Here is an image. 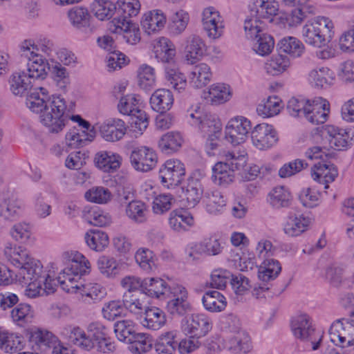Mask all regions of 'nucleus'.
<instances>
[{
    "instance_id": "nucleus-57",
    "label": "nucleus",
    "mask_w": 354,
    "mask_h": 354,
    "mask_svg": "<svg viewBox=\"0 0 354 354\" xmlns=\"http://www.w3.org/2000/svg\"><path fill=\"white\" fill-rule=\"evenodd\" d=\"M189 20V14L186 11L183 10H177L171 17L169 25L170 32L175 35L181 34L186 29Z\"/></svg>"
},
{
    "instance_id": "nucleus-23",
    "label": "nucleus",
    "mask_w": 354,
    "mask_h": 354,
    "mask_svg": "<svg viewBox=\"0 0 354 354\" xmlns=\"http://www.w3.org/2000/svg\"><path fill=\"white\" fill-rule=\"evenodd\" d=\"M149 103L153 111L164 113L172 107L174 96L169 89L159 88L151 95Z\"/></svg>"
},
{
    "instance_id": "nucleus-18",
    "label": "nucleus",
    "mask_w": 354,
    "mask_h": 354,
    "mask_svg": "<svg viewBox=\"0 0 354 354\" xmlns=\"http://www.w3.org/2000/svg\"><path fill=\"white\" fill-rule=\"evenodd\" d=\"M177 334L178 332L176 330L161 333L154 344L156 353L157 354H174L176 349L179 351Z\"/></svg>"
},
{
    "instance_id": "nucleus-41",
    "label": "nucleus",
    "mask_w": 354,
    "mask_h": 354,
    "mask_svg": "<svg viewBox=\"0 0 354 354\" xmlns=\"http://www.w3.org/2000/svg\"><path fill=\"white\" fill-rule=\"evenodd\" d=\"M185 48L186 59L193 64L198 57L203 55L205 51V43L198 35H192L187 38Z\"/></svg>"
},
{
    "instance_id": "nucleus-31",
    "label": "nucleus",
    "mask_w": 354,
    "mask_h": 354,
    "mask_svg": "<svg viewBox=\"0 0 354 354\" xmlns=\"http://www.w3.org/2000/svg\"><path fill=\"white\" fill-rule=\"evenodd\" d=\"M212 73L210 67L205 63L194 66L189 75L190 84L195 88L205 86L212 80Z\"/></svg>"
},
{
    "instance_id": "nucleus-44",
    "label": "nucleus",
    "mask_w": 354,
    "mask_h": 354,
    "mask_svg": "<svg viewBox=\"0 0 354 354\" xmlns=\"http://www.w3.org/2000/svg\"><path fill=\"white\" fill-rule=\"evenodd\" d=\"M87 245L96 252L103 251L109 243L108 234L101 230H90L84 235Z\"/></svg>"
},
{
    "instance_id": "nucleus-51",
    "label": "nucleus",
    "mask_w": 354,
    "mask_h": 354,
    "mask_svg": "<svg viewBox=\"0 0 354 354\" xmlns=\"http://www.w3.org/2000/svg\"><path fill=\"white\" fill-rule=\"evenodd\" d=\"M22 204L15 198H5L0 203V216L6 220H15L21 212Z\"/></svg>"
},
{
    "instance_id": "nucleus-49",
    "label": "nucleus",
    "mask_w": 354,
    "mask_h": 354,
    "mask_svg": "<svg viewBox=\"0 0 354 354\" xmlns=\"http://www.w3.org/2000/svg\"><path fill=\"white\" fill-rule=\"evenodd\" d=\"M114 332L120 341L126 343L134 340L138 334L136 333L133 322L129 319H122L115 322Z\"/></svg>"
},
{
    "instance_id": "nucleus-24",
    "label": "nucleus",
    "mask_w": 354,
    "mask_h": 354,
    "mask_svg": "<svg viewBox=\"0 0 354 354\" xmlns=\"http://www.w3.org/2000/svg\"><path fill=\"white\" fill-rule=\"evenodd\" d=\"M337 174V168L333 164L318 162L311 169L313 178L325 185V189L328 188V184L333 182Z\"/></svg>"
},
{
    "instance_id": "nucleus-34",
    "label": "nucleus",
    "mask_w": 354,
    "mask_h": 354,
    "mask_svg": "<svg viewBox=\"0 0 354 354\" xmlns=\"http://www.w3.org/2000/svg\"><path fill=\"white\" fill-rule=\"evenodd\" d=\"M203 192V185L199 180L189 179L187 186L183 188V193L187 201V206L195 207L201 201Z\"/></svg>"
},
{
    "instance_id": "nucleus-12",
    "label": "nucleus",
    "mask_w": 354,
    "mask_h": 354,
    "mask_svg": "<svg viewBox=\"0 0 354 354\" xmlns=\"http://www.w3.org/2000/svg\"><path fill=\"white\" fill-rule=\"evenodd\" d=\"M100 136L106 141L116 142L123 138L127 131V127L123 120L110 118L103 122L99 127Z\"/></svg>"
},
{
    "instance_id": "nucleus-29",
    "label": "nucleus",
    "mask_w": 354,
    "mask_h": 354,
    "mask_svg": "<svg viewBox=\"0 0 354 354\" xmlns=\"http://www.w3.org/2000/svg\"><path fill=\"white\" fill-rule=\"evenodd\" d=\"M170 288L160 278H146L143 279L142 293L151 297L159 298L160 296H169Z\"/></svg>"
},
{
    "instance_id": "nucleus-64",
    "label": "nucleus",
    "mask_w": 354,
    "mask_h": 354,
    "mask_svg": "<svg viewBox=\"0 0 354 354\" xmlns=\"http://www.w3.org/2000/svg\"><path fill=\"white\" fill-rule=\"evenodd\" d=\"M86 199L95 203H106L111 200V193L103 187H95L88 189L84 195Z\"/></svg>"
},
{
    "instance_id": "nucleus-15",
    "label": "nucleus",
    "mask_w": 354,
    "mask_h": 354,
    "mask_svg": "<svg viewBox=\"0 0 354 354\" xmlns=\"http://www.w3.org/2000/svg\"><path fill=\"white\" fill-rule=\"evenodd\" d=\"M249 9L252 15H257L259 19H265L269 22L273 21V17L277 15L279 5L274 0H250Z\"/></svg>"
},
{
    "instance_id": "nucleus-2",
    "label": "nucleus",
    "mask_w": 354,
    "mask_h": 354,
    "mask_svg": "<svg viewBox=\"0 0 354 354\" xmlns=\"http://www.w3.org/2000/svg\"><path fill=\"white\" fill-rule=\"evenodd\" d=\"M41 93L34 92L26 98L27 106L33 112L40 113L41 123L50 133L62 131L69 120L66 101L60 95H52L47 99L46 89L40 88Z\"/></svg>"
},
{
    "instance_id": "nucleus-20",
    "label": "nucleus",
    "mask_w": 354,
    "mask_h": 354,
    "mask_svg": "<svg viewBox=\"0 0 354 354\" xmlns=\"http://www.w3.org/2000/svg\"><path fill=\"white\" fill-rule=\"evenodd\" d=\"M140 10V3L138 0H118L116 6L117 17L113 20L115 24H120L124 22L131 21L129 19L136 17Z\"/></svg>"
},
{
    "instance_id": "nucleus-59",
    "label": "nucleus",
    "mask_w": 354,
    "mask_h": 354,
    "mask_svg": "<svg viewBox=\"0 0 354 354\" xmlns=\"http://www.w3.org/2000/svg\"><path fill=\"white\" fill-rule=\"evenodd\" d=\"M147 212L145 204L141 201H131L126 209L127 216L132 221L141 223L147 220Z\"/></svg>"
},
{
    "instance_id": "nucleus-43",
    "label": "nucleus",
    "mask_w": 354,
    "mask_h": 354,
    "mask_svg": "<svg viewBox=\"0 0 354 354\" xmlns=\"http://www.w3.org/2000/svg\"><path fill=\"white\" fill-rule=\"evenodd\" d=\"M279 52L288 54L295 58L300 57L304 51V46L296 37H286L281 39L277 45Z\"/></svg>"
},
{
    "instance_id": "nucleus-35",
    "label": "nucleus",
    "mask_w": 354,
    "mask_h": 354,
    "mask_svg": "<svg viewBox=\"0 0 354 354\" xmlns=\"http://www.w3.org/2000/svg\"><path fill=\"white\" fill-rule=\"evenodd\" d=\"M193 216L190 213L185 210H176L170 213L169 225L174 231H185L189 227L193 225Z\"/></svg>"
},
{
    "instance_id": "nucleus-6",
    "label": "nucleus",
    "mask_w": 354,
    "mask_h": 354,
    "mask_svg": "<svg viewBox=\"0 0 354 354\" xmlns=\"http://www.w3.org/2000/svg\"><path fill=\"white\" fill-rule=\"evenodd\" d=\"M129 159L133 169L141 172L152 170L158 162L156 152L147 147H138L132 150Z\"/></svg>"
},
{
    "instance_id": "nucleus-50",
    "label": "nucleus",
    "mask_w": 354,
    "mask_h": 354,
    "mask_svg": "<svg viewBox=\"0 0 354 354\" xmlns=\"http://www.w3.org/2000/svg\"><path fill=\"white\" fill-rule=\"evenodd\" d=\"M193 250L197 254L216 256L221 253L223 247L218 239L211 236L196 243Z\"/></svg>"
},
{
    "instance_id": "nucleus-27",
    "label": "nucleus",
    "mask_w": 354,
    "mask_h": 354,
    "mask_svg": "<svg viewBox=\"0 0 354 354\" xmlns=\"http://www.w3.org/2000/svg\"><path fill=\"white\" fill-rule=\"evenodd\" d=\"M310 223V219L303 215L288 216L283 230L289 236H297L308 230Z\"/></svg>"
},
{
    "instance_id": "nucleus-28",
    "label": "nucleus",
    "mask_w": 354,
    "mask_h": 354,
    "mask_svg": "<svg viewBox=\"0 0 354 354\" xmlns=\"http://www.w3.org/2000/svg\"><path fill=\"white\" fill-rule=\"evenodd\" d=\"M291 328L294 335L301 339H306L314 332L310 317L306 314L294 317L291 321Z\"/></svg>"
},
{
    "instance_id": "nucleus-21",
    "label": "nucleus",
    "mask_w": 354,
    "mask_h": 354,
    "mask_svg": "<svg viewBox=\"0 0 354 354\" xmlns=\"http://www.w3.org/2000/svg\"><path fill=\"white\" fill-rule=\"evenodd\" d=\"M165 15L162 10L158 9L146 12L141 21V26L148 35L158 32L165 26Z\"/></svg>"
},
{
    "instance_id": "nucleus-39",
    "label": "nucleus",
    "mask_w": 354,
    "mask_h": 354,
    "mask_svg": "<svg viewBox=\"0 0 354 354\" xmlns=\"http://www.w3.org/2000/svg\"><path fill=\"white\" fill-rule=\"evenodd\" d=\"M281 270V266L277 260L267 258L259 267L258 277L261 281L268 282L276 279Z\"/></svg>"
},
{
    "instance_id": "nucleus-8",
    "label": "nucleus",
    "mask_w": 354,
    "mask_h": 354,
    "mask_svg": "<svg viewBox=\"0 0 354 354\" xmlns=\"http://www.w3.org/2000/svg\"><path fill=\"white\" fill-rule=\"evenodd\" d=\"M185 174L184 165L178 160H168L159 171L162 184L168 188L180 183Z\"/></svg>"
},
{
    "instance_id": "nucleus-60",
    "label": "nucleus",
    "mask_w": 354,
    "mask_h": 354,
    "mask_svg": "<svg viewBox=\"0 0 354 354\" xmlns=\"http://www.w3.org/2000/svg\"><path fill=\"white\" fill-rule=\"evenodd\" d=\"M165 73L167 80L176 91L178 93L185 91L187 86V80L183 73L178 72L176 67L169 66L165 67Z\"/></svg>"
},
{
    "instance_id": "nucleus-19",
    "label": "nucleus",
    "mask_w": 354,
    "mask_h": 354,
    "mask_svg": "<svg viewBox=\"0 0 354 354\" xmlns=\"http://www.w3.org/2000/svg\"><path fill=\"white\" fill-rule=\"evenodd\" d=\"M24 57L28 59L26 71L31 77L35 81L45 79L50 68L47 59L40 54H32Z\"/></svg>"
},
{
    "instance_id": "nucleus-46",
    "label": "nucleus",
    "mask_w": 354,
    "mask_h": 354,
    "mask_svg": "<svg viewBox=\"0 0 354 354\" xmlns=\"http://www.w3.org/2000/svg\"><path fill=\"white\" fill-rule=\"evenodd\" d=\"M24 342L21 336L7 331L0 330V349L13 353L23 348Z\"/></svg>"
},
{
    "instance_id": "nucleus-45",
    "label": "nucleus",
    "mask_w": 354,
    "mask_h": 354,
    "mask_svg": "<svg viewBox=\"0 0 354 354\" xmlns=\"http://www.w3.org/2000/svg\"><path fill=\"white\" fill-rule=\"evenodd\" d=\"M268 197L270 204L276 209L288 207L292 201L290 192L283 186L274 187L270 192Z\"/></svg>"
},
{
    "instance_id": "nucleus-62",
    "label": "nucleus",
    "mask_w": 354,
    "mask_h": 354,
    "mask_svg": "<svg viewBox=\"0 0 354 354\" xmlns=\"http://www.w3.org/2000/svg\"><path fill=\"white\" fill-rule=\"evenodd\" d=\"M315 8L312 4L297 6L287 16L286 21L290 26H296L302 22L307 14H315Z\"/></svg>"
},
{
    "instance_id": "nucleus-17",
    "label": "nucleus",
    "mask_w": 354,
    "mask_h": 354,
    "mask_svg": "<svg viewBox=\"0 0 354 354\" xmlns=\"http://www.w3.org/2000/svg\"><path fill=\"white\" fill-rule=\"evenodd\" d=\"M9 82L11 92L15 95L21 96L32 87L35 80L24 70L13 73Z\"/></svg>"
},
{
    "instance_id": "nucleus-36",
    "label": "nucleus",
    "mask_w": 354,
    "mask_h": 354,
    "mask_svg": "<svg viewBox=\"0 0 354 354\" xmlns=\"http://www.w3.org/2000/svg\"><path fill=\"white\" fill-rule=\"evenodd\" d=\"M145 313L142 325L151 330H157L166 324L164 312L156 307H148Z\"/></svg>"
},
{
    "instance_id": "nucleus-13",
    "label": "nucleus",
    "mask_w": 354,
    "mask_h": 354,
    "mask_svg": "<svg viewBox=\"0 0 354 354\" xmlns=\"http://www.w3.org/2000/svg\"><path fill=\"white\" fill-rule=\"evenodd\" d=\"M329 113V103L327 100L318 97L310 101L305 118L313 124H324Z\"/></svg>"
},
{
    "instance_id": "nucleus-53",
    "label": "nucleus",
    "mask_w": 354,
    "mask_h": 354,
    "mask_svg": "<svg viewBox=\"0 0 354 354\" xmlns=\"http://www.w3.org/2000/svg\"><path fill=\"white\" fill-rule=\"evenodd\" d=\"M91 8L94 15L102 21L110 19L116 12V5L109 0H95Z\"/></svg>"
},
{
    "instance_id": "nucleus-61",
    "label": "nucleus",
    "mask_w": 354,
    "mask_h": 354,
    "mask_svg": "<svg viewBox=\"0 0 354 354\" xmlns=\"http://www.w3.org/2000/svg\"><path fill=\"white\" fill-rule=\"evenodd\" d=\"M281 100L277 96L269 97L263 104H260L257 110L259 115L263 117H272L277 115L281 108Z\"/></svg>"
},
{
    "instance_id": "nucleus-58",
    "label": "nucleus",
    "mask_w": 354,
    "mask_h": 354,
    "mask_svg": "<svg viewBox=\"0 0 354 354\" xmlns=\"http://www.w3.org/2000/svg\"><path fill=\"white\" fill-rule=\"evenodd\" d=\"M68 17L71 23L78 28L89 26L91 16L85 8L73 7L68 10Z\"/></svg>"
},
{
    "instance_id": "nucleus-63",
    "label": "nucleus",
    "mask_w": 354,
    "mask_h": 354,
    "mask_svg": "<svg viewBox=\"0 0 354 354\" xmlns=\"http://www.w3.org/2000/svg\"><path fill=\"white\" fill-rule=\"evenodd\" d=\"M289 65L290 62L288 58L279 54L272 56L271 59L266 63V69L268 73L276 75L286 71Z\"/></svg>"
},
{
    "instance_id": "nucleus-38",
    "label": "nucleus",
    "mask_w": 354,
    "mask_h": 354,
    "mask_svg": "<svg viewBox=\"0 0 354 354\" xmlns=\"http://www.w3.org/2000/svg\"><path fill=\"white\" fill-rule=\"evenodd\" d=\"M204 308L209 312H221L227 305L225 297L218 291L210 290L206 292L202 298Z\"/></svg>"
},
{
    "instance_id": "nucleus-56",
    "label": "nucleus",
    "mask_w": 354,
    "mask_h": 354,
    "mask_svg": "<svg viewBox=\"0 0 354 354\" xmlns=\"http://www.w3.org/2000/svg\"><path fill=\"white\" fill-rule=\"evenodd\" d=\"M138 85L145 91H149L156 85L154 69L146 64L140 66L138 71Z\"/></svg>"
},
{
    "instance_id": "nucleus-7",
    "label": "nucleus",
    "mask_w": 354,
    "mask_h": 354,
    "mask_svg": "<svg viewBox=\"0 0 354 354\" xmlns=\"http://www.w3.org/2000/svg\"><path fill=\"white\" fill-rule=\"evenodd\" d=\"M251 130L250 121L240 116L231 119L225 128V138L234 145L243 143Z\"/></svg>"
},
{
    "instance_id": "nucleus-48",
    "label": "nucleus",
    "mask_w": 354,
    "mask_h": 354,
    "mask_svg": "<svg viewBox=\"0 0 354 354\" xmlns=\"http://www.w3.org/2000/svg\"><path fill=\"white\" fill-rule=\"evenodd\" d=\"M326 131L328 135L329 144L332 148L342 150L346 147L349 135L346 130L335 126H328L326 128Z\"/></svg>"
},
{
    "instance_id": "nucleus-10",
    "label": "nucleus",
    "mask_w": 354,
    "mask_h": 354,
    "mask_svg": "<svg viewBox=\"0 0 354 354\" xmlns=\"http://www.w3.org/2000/svg\"><path fill=\"white\" fill-rule=\"evenodd\" d=\"M251 138L253 145L261 150L270 148L278 140L275 129L272 125L266 123L257 124L251 131Z\"/></svg>"
},
{
    "instance_id": "nucleus-47",
    "label": "nucleus",
    "mask_w": 354,
    "mask_h": 354,
    "mask_svg": "<svg viewBox=\"0 0 354 354\" xmlns=\"http://www.w3.org/2000/svg\"><path fill=\"white\" fill-rule=\"evenodd\" d=\"M10 317L17 325L24 326L32 322L34 317V311L30 305L21 303L11 310Z\"/></svg>"
},
{
    "instance_id": "nucleus-40",
    "label": "nucleus",
    "mask_w": 354,
    "mask_h": 354,
    "mask_svg": "<svg viewBox=\"0 0 354 354\" xmlns=\"http://www.w3.org/2000/svg\"><path fill=\"white\" fill-rule=\"evenodd\" d=\"M30 340L43 350L54 349L58 343L57 338L51 332L40 328L30 333Z\"/></svg>"
},
{
    "instance_id": "nucleus-16",
    "label": "nucleus",
    "mask_w": 354,
    "mask_h": 354,
    "mask_svg": "<svg viewBox=\"0 0 354 354\" xmlns=\"http://www.w3.org/2000/svg\"><path fill=\"white\" fill-rule=\"evenodd\" d=\"M212 328L210 319L203 314H193L187 319L185 331L198 337H204Z\"/></svg>"
},
{
    "instance_id": "nucleus-55",
    "label": "nucleus",
    "mask_w": 354,
    "mask_h": 354,
    "mask_svg": "<svg viewBox=\"0 0 354 354\" xmlns=\"http://www.w3.org/2000/svg\"><path fill=\"white\" fill-rule=\"evenodd\" d=\"M230 95V87L227 85L221 83L214 84L210 86L206 99L212 104H220L228 101Z\"/></svg>"
},
{
    "instance_id": "nucleus-54",
    "label": "nucleus",
    "mask_w": 354,
    "mask_h": 354,
    "mask_svg": "<svg viewBox=\"0 0 354 354\" xmlns=\"http://www.w3.org/2000/svg\"><path fill=\"white\" fill-rule=\"evenodd\" d=\"M183 138L179 133L168 132L163 135L158 142V147L165 153H171L179 149Z\"/></svg>"
},
{
    "instance_id": "nucleus-37",
    "label": "nucleus",
    "mask_w": 354,
    "mask_h": 354,
    "mask_svg": "<svg viewBox=\"0 0 354 354\" xmlns=\"http://www.w3.org/2000/svg\"><path fill=\"white\" fill-rule=\"evenodd\" d=\"M227 348L229 351L236 354H245L248 353L251 348V342L248 334L246 332L238 333L231 337L227 343Z\"/></svg>"
},
{
    "instance_id": "nucleus-11",
    "label": "nucleus",
    "mask_w": 354,
    "mask_h": 354,
    "mask_svg": "<svg viewBox=\"0 0 354 354\" xmlns=\"http://www.w3.org/2000/svg\"><path fill=\"white\" fill-rule=\"evenodd\" d=\"M330 340L342 348L354 346V322L332 326L329 330Z\"/></svg>"
},
{
    "instance_id": "nucleus-42",
    "label": "nucleus",
    "mask_w": 354,
    "mask_h": 354,
    "mask_svg": "<svg viewBox=\"0 0 354 354\" xmlns=\"http://www.w3.org/2000/svg\"><path fill=\"white\" fill-rule=\"evenodd\" d=\"M153 48L156 58L162 62L169 63L176 55L174 45L166 37L158 39Z\"/></svg>"
},
{
    "instance_id": "nucleus-25",
    "label": "nucleus",
    "mask_w": 354,
    "mask_h": 354,
    "mask_svg": "<svg viewBox=\"0 0 354 354\" xmlns=\"http://www.w3.org/2000/svg\"><path fill=\"white\" fill-rule=\"evenodd\" d=\"M148 302L145 295L140 292L131 294L125 292L122 296V305L130 313L142 315L148 308Z\"/></svg>"
},
{
    "instance_id": "nucleus-9",
    "label": "nucleus",
    "mask_w": 354,
    "mask_h": 354,
    "mask_svg": "<svg viewBox=\"0 0 354 354\" xmlns=\"http://www.w3.org/2000/svg\"><path fill=\"white\" fill-rule=\"evenodd\" d=\"M190 118L193 120L192 124L198 125L201 131L207 136H214L219 138L221 131V123L219 119L213 114L203 112L199 109L190 113Z\"/></svg>"
},
{
    "instance_id": "nucleus-30",
    "label": "nucleus",
    "mask_w": 354,
    "mask_h": 354,
    "mask_svg": "<svg viewBox=\"0 0 354 354\" xmlns=\"http://www.w3.org/2000/svg\"><path fill=\"white\" fill-rule=\"evenodd\" d=\"M206 210L212 214L222 213L226 205L223 195L218 190L208 189L203 196Z\"/></svg>"
},
{
    "instance_id": "nucleus-14",
    "label": "nucleus",
    "mask_w": 354,
    "mask_h": 354,
    "mask_svg": "<svg viewBox=\"0 0 354 354\" xmlns=\"http://www.w3.org/2000/svg\"><path fill=\"white\" fill-rule=\"evenodd\" d=\"M170 294H174V299H171L167 303V310L173 315H183L190 311L191 306L187 301V292L185 288L177 286L170 291Z\"/></svg>"
},
{
    "instance_id": "nucleus-4",
    "label": "nucleus",
    "mask_w": 354,
    "mask_h": 354,
    "mask_svg": "<svg viewBox=\"0 0 354 354\" xmlns=\"http://www.w3.org/2000/svg\"><path fill=\"white\" fill-rule=\"evenodd\" d=\"M15 280L26 286L25 294L30 298L39 295L41 286L46 272L41 262L35 259L29 260L26 266L15 272Z\"/></svg>"
},
{
    "instance_id": "nucleus-3",
    "label": "nucleus",
    "mask_w": 354,
    "mask_h": 354,
    "mask_svg": "<svg viewBox=\"0 0 354 354\" xmlns=\"http://www.w3.org/2000/svg\"><path fill=\"white\" fill-rule=\"evenodd\" d=\"M62 334L68 344L86 351L95 348L99 352L109 353L115 350L114 344L107 337L106 328L98 323L91 324L86 332L77 326H68L64 328Z\"/></svg>"
},
{
    "instance_id": "nucleus-52",
    "label": "nucleus",
    "mask_w": 354,
    "mask_h": 354,
    "mask_svg": "<svg viewBox=\"0 0 354 354\" xmlns=\"http://www.w3.org/2000/svg\"><path fill=\"white\" fill-rule=\"evenodd\" d=\"M120 24H115V32L122 34L123 39L127 43L133 45L136 44L140 40V33L139 28L131 21L126 22L125 19Z\"/></svg>"
},
{
    "instance_id": "nucleus-33",
    "label": "nucleus",
    "mask_w": 354,
    "mask_h": 354,
    "mask_svg": "<svg viewBox=\"0 0 354 354\" xmlns=\"http://www.w3.org/2000/svg\"><path fill=\"white\" fill-rule=\"evenodd\" d=\"M212 180L220 186H227L233 182L234 172L229 166V162H218L212 168Z\"/></svg>"
},
{
    "instance_id": "nucleus-1",
    "label": "nucleus",
    "mask_w": 354,
    "mask_h": 354,
    "mask_svg": "<svg viewBox=\"0 0 354 354\" xmlns=\"http://www.w3.org/2000/svg\"><path fill=\"white\" fill-rule=\"evenodd\" d=\"M90 268V262L84 256L77 252L72 253L67 266L57 279L64 290L77 289L83 301L88 304L101 300L106 294L105 288L98 283L89 282L81 286L76 283L80 276L89 272Z\"/></svg>"
},
{
    "instance_id": "nucleus-26",
    "label": "nucleus",
    "mask_w": 354,
    "mask_h": 354,
    "mask_svg": "<svg viewBox=\"0 0 354 354\" xmlns=\"http://www.w3.org/2000/svg\"><path fill=\"white\" fill-rule=\"evenodd\" d=\"M95 136L94 128L86 132L84 130H79L74 127L71 129L65 136L66 144L71 148L83 147L91 142Z\"/></svg>"
},
{
    "instance_id": "nucleus-32",
    "label": "nucleus",
    "mask_w": 354,
    "mask_h": 354,
    "mask_svg": "<svg viewBox=\"0 0 354 354\" xmlns=\"http://www.w3.org/2000/svg\"><path fill=\"white\" fill-rule=\"evenodd\" d=\"M22 56L39 54V52L50 56L55 50L54 44L48 39H40L37 44L31 40H25L21 46Z\"/></svg>"
},
{
    "instance_id": "nucleus-22",
    "label": "nucleus",
    "mask_w": 354,
    "mask_h": 354,
    "mask_svg": "<svg viewBox=\"0 0 354 354\" xmlns=\"http://www.w3.org/2000/svg\"><path fill=\"white\" fill-rule=\"evenodd\" d=\"M122 158L118 153L112 151H101L97 152L94 158L95 166L104 172H113L121 165Z\"/></svg>"
},
{
    "instance_id": "nucleus-5",
    "label": "nucleus",
    "mask_w": 354,
    "mask_h": 354,
    "mask_svg": "<svg viewBox=\"0 0 354 354\" xmlns=\"http://www.w3.org/2000/svg\"><path fill=\"white\" fill-rule=\"evenodd\" d=\"M333 24L325 17H317L308 21L302 28L304 41L313 46H324L332 38L331 30Z\"/></svg>"
}]
</instances>
